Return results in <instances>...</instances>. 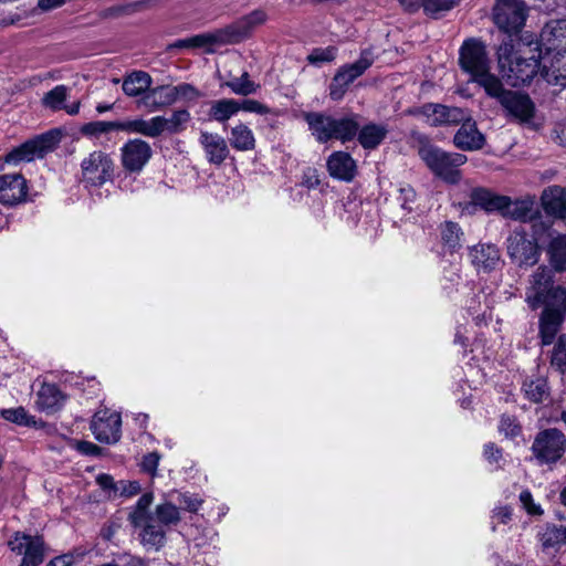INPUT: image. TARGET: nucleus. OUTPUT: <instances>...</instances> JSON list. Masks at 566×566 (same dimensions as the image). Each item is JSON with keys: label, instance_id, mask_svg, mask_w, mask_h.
<instances>
[{"label": "nucleus", "instance_id": "f257e3e1", "mask_svg": "<svg viewBox=\"0 0 566 566\" xmlns=\"http://www.w3.org/2000/svg\"><path fill=\"white\" fill-rule=\"evenodd\" d=\"M525 301L533 310L544 307L539 317V336L543 345H551L566 315V289L554 285L552 271L539 266L530 280Z\"/></svg>", "mask_w": 566, "mask_h": 566}, {"label": "nucleus", "instance_id": "f03ea898", "mask_svg": "<svg viewBox=\"0 0 566 566\" xmlns=\"http://www.w3.org/2000/svg\"><path fill=\"white\" fill-rule=\"evenodd\" d=\"M497 65L502 77L511 86L528 84L541 69L542 54L532 42H502L497 49Z\"/></svg>", "mask_w": 566, "mask_h": 566}, {"label": "nucleus", "instance_id": "7ed1b4c3", "mask_svg": "<svg viewBox=\"0 0 566 566\" xmlns=\"http://www.w3.org/2000/svg\"><path fill=\"white\" fill-rule=\"evenodd\" d=\"M459 64L462 71L471 76V82L478 83L485 92H494V86L500 78L491 73V64L483 42L476 39L465 40L459 50Z\"/></svg>", "mask_w": 566, "mask_h": 566}, {"label": "nucleus", "instance_id": "20e7f679", "mask_svg": "<svg viewBox=\"0 0 566 566\" xmlns=\"http://www.w3.org/2000/svg\"><path fill=\"white\" fill-rule=\"evenodd\" d=\"M535 50L541 52L543 69H555L560 75L566 74V20L547 23L536 43Z\"/></svg>", "mask_w": 566, "mask_h": 566}, {"label": "nucleus", "instance_id": "39448f33", "mask_svg": "<svg viewBox=\"0 0 566 566\" xmlns=\"http://www.w3.org/2000/svg\"><path fill=\"white\" fill-rule=\"evenodd\" d=\"M305 120L315 139L326 143L338 139L343 143L352 140L358 133L359 125L355 117L334 118L323 113H307Z\"/></svg>", "mask_w": 566, "mask_h": 566}, {"label": "nucleus", "instance_id": "423d86ee", "mask_svg": "<svg viewBox=\"0 0 566 566\" xmlns=\"http://www.w3.org/2000/svg\"><path fill=\"white\" fill-rule=\"evenodd\" d=\"M419 156L437 177L448 184H458L461 180L459 168L468 160L463 154L447 153L432 145L421 146Z\"/></svg>", "mask_w": 566, "mask_h": 566}, {"label": "nucleus", "instance_id": "0eeeda50", "mask_svg": "<svg viewBox=\"0 0 566 566\" xmlns=\"http://www.w3.org/2000/svg\"><path fill=\"white\" fill-rule=\"evenodd\" d=\"M532 454L539 465H555L566 452V436L556 428L539 431L531 447Z\"/></svg>", "mask_w": 566, "mask_h": 566}, {"label": "nucleus", "instance_id": "6e6552de", "mask_svg": "<svg viewBox=\"0 0 566 566\" xmlns=\"http://www.w3.org/2000/svg\"><path fill=\"white\" fill-rule=\"evenodd\" d=\"M494 87V92L486 91L485 93L499 101L507 116L521 123L530 122L533 118L535 107L528 95L505 90L500 80Z\"/></svg>", "mask_w": 566, "mask_h": 566}, {"label": "nucleus", "instance_id": "1a4fd4ad", "mask_svg": "<svg viewBox=\"0 0 566 566\" xmlns=\"http://www.w3.org/2000/svg\"><path fill=\"white\" fill-rule=\"evenodd\" d=\"M114 170L113 158L102 150L90 153L81 163L82 181L86 187H101L111 181Z\"/></svg>", "mask_w": 566, "mask_h": 566}, {"label": "nucleus", "instance_id": "9d476101", "mask_svg": "<svg viewBox=\"0 0 566 566\" xmlns=\"http://www.w3.org/2000/svg\"><path fill=\"white\" fill-rule=\"evenodd\" d=\"M60 140L61 133L59 130H50L12 149L3 158V164L18 165L22 161H31L35 157H42L46 153L52 151Z\"/></svg>", "mask_w": 566, "mask_h": 566}, {"label": "nucleus", "instance_id": "9b49d317", "mask_svg": "<svg viewBox=\"0 0 566 566\" xmlns=\"http://www.w3.org/2000/svg\"><path fill=\"white\" fill-rule=\"evenodd\" d=\"M494 23L506 33H517L526 20L523 0H496L493 9Z\"/></svg>", "mask_w": 566, "mask_h": 566}, {"label": "nucleus", "instance_id": "f8f14e48", "mask_svg": "<svg viewBox=\"0 0 566 566\" xmlns=\"http://www.w3.org/2000/svg\"><path fill=\"white\" fill-rule=\"evenodd\" d=\"M507 253L520 265H534L539 258L536 241L527 237L523 226L515 228L507 238Z\"/></svg>", "mask_w": 566, "mask_h": 566}, {"label": "nucleus", "instance_id": "ddd939ff", "mask_svg": "<svg viewBox=\"0 0 566 566\" xmlns=\"http://www.w3.org/2000/svg\"><path fill=\"white\" fill-rule=\"evenodd\" d=\"M8 545L12 552L23 556L20 566H38L43 562L44 543L40 536L17 532Z\"/></svg>", "mask_w": 566, "mask_h": 566}, {"label": "nucleus", "instance_id": "4468645a", "mask_svg": "<svg viewBox=\"0 0 566 566\" xmlns=\"http://www.w3.org/2000/svg\"><path fill=\"white\" fill-rule=\"evenodd\" d=\"M122 419L116 411L99 409L95 412L91 430L96 440L104 443H115L120 438Z\"/></svg>", "mask_w": 566, "mask_h": 566}, {"label": "nucleus", "instance_id": "2eb2a0df", "mask_svg": "<svg viewBox=\"0 0 566 566\" xmlns=\"http://www.w3.org/2000/svg\"><path fill=\"white\" fill-rule=\"evenodd\" d=\"M266 21L268 13L262 9H256L220 31L224 43L240 42L248 38L255 28L263 25Z\"/></svg>", "mask_w": 566, "mask_h": 566}, {"label": "nucleus", "instance_id": "dca6fc26", "mask_svg": "<svg viewBox=\"0 0 566 566\" xmlns=\"http://www.w3.org/2000/svg\"><path fill=\"white\" fill-rule=\"evenodd\" d=\"M150 145L139 138L129 139L120 148L122 165L129 172H140L151 157Z\"/></svg>", "mask_w": 566, "mask_h": 566}, {"label": "nucleus", "instance_id": "f3484780", "mask_svg": "<svg viewBox=\"0 0 566 566\" xmlns=\"http://www.w3.org/2000/svg\"><path fill=\"white\" fill-rule=\"evenodd\" d=\"M469 259L478 272L489 273L501 263L500 250L494 244L478 243L469 248Z\"/></svg>", "mask_w": 566, "mask_h": 566}, {"label": "nucleus", "instance_id": "a211bd4d", "mask_svg": "<svg viewBox=\"0 0 566 566\" xmlns=\"http://www.w3.org/2000/svg\"><path fill=\"white\" fill-rule=\"evenodd\" d=\"M28 193L27 181L20 174L0 176V203L17 205L22 202Z\"/></svg>", "mask_w": 566, "mask_h": 566}, {"label": "nucleus", "instance_id": "6ab92c4d", "mask_svg": "<svg viewBox=\"0 0 566 566\" xmlns=\"http://www.w3.org/2000/svg\"><path fill=\"white\" fill-rule=\"evenodd\" d=\"M135 528H139L140 544L147 551L158 552L166 544L167 530L155 521V516L146 518L143 523L132 524Z\"/></svg>", "mask_w": 566, "mask_h": 566}, {"label": "nucleus", "instance_id": "aec40b11", "mask_svg": "<svg viewBox=\"0 0 566 566\" xmlns=\"http://www.w3.org/2000/svg\"><path fill=\"white\" fill-rule=\"evenodd\" d=\"M199 144L208 163L216 166L223 164L230 154L226 139L217 133L201 132Z\"/></svg>", "mask_w": 566, "mask_h": 566}, {"label": "nucleus", "instance_id": "412c9836", "mask_svg": "<svg viewBox=\"0 0 566 566\" xmlns=\"http://www.w3.org/2000/svg\"><path fill=\"white\" fill-rule=\"evenodd\" d=\"M66 395L54 384L43 382L35 397V407L45 413L61 409L66 401Z\"/></svg>", "mask_w": 566, "mask_h": 566}, {"label": "nucleus", "instance_id": "4be33fe9", "mask_svg": "<svg viewBox=\"0 0 566 566\" xmlns=\"http://www.w3.org/2000/svg\"><path fill=\"white\" fill-rule=\"evenodd\" d=\"M174 103L171 85H160L156 87L150 86L146 94H144L136 104L138 108H144L147 112L154 113L172 105Z\"/></svg>", "mask_w": 566, "mask_h": 566}, {"label": "nucleus", "instance_id": "5701e85b", "mask_svg": "<svg viewBox=\"0 0 566 566\" xmlns=\"http://www.w3.org/2000/svg\"><path fill=\"white\" fill-rule=\"evenodd\" d=\"M453 143L461 150H479L484 146L485 137L478 129L475 122L470 118L462 123L454 135Z\"/></svg>", "mask_w": 566, "mask_h": 566}, {"label": "nucleus", "instance_id": "b1692460", "mask_svg": "<svg viewBox=\"0 0 566 566\" xmlns=\"http://www.w3.org/2000/svg\"><path fill=\"white\" fill-rule=\"evenodd\" d=\"M327 170L333 178L350 181L356 175V163L345 151H334L327 159Z\"/></svg>", "mask_w": 566, "mask_h": 566}, {"label": "nucleus", "instance_id": "393cba45", "mask_svg": "<svg viewBox=\"0 0 566 566\" xmlns=\"http://www.w3.org/2000/svg\"><path fill=\"white\" fill-rule=\"evenodd\" d=\"M161 116H155L149 119L135 118L120 122V132L130 134H140L146 137L155 138L163 134Z\"/></svg>", "mask_w": 566, "mask_h": 566}, {"label": "nucleus", "instance_id": "a878e982", "mask_svg": "<svg viewBox=\"0 0 566 566\" xmlns=\"http://www.w3.org/2000/svg\"><path fill=\"white\" fill-rule=\"evenodd\" d=\"M542 205L548 214L559 219H566V190L559 186H553L544 190Z\"/></svg>", "mask_w": 566, "mask_h": 566}, {"label": "nucleus", "instance_id": "bb28decb", "mask_svg": "<svg viewBox=\"0 0 566 566\" xmlns=\"http://www.w3.org/2000/svg\"><path fill=\"white\" fill-rule=\"evenodd\" d=\"M221 31L197 34L186 39L176 40L170 44L171 49H195L202 48L210 52L217 44H223Z\"/></svg>", "mask_w": 566, "mask_h": 566}, {"label": "nucleus", "instance_id": "cd10ccee", "mask_svg": "<svg viewBox=\"0 0 566 566\" xmlns=\"http://www.w3.org/2000/svg\"><path fill=\"white\" fill-rule=\"evenodd\" d=\"M153 84L151 76L144 71H134L124 77L122 88L129 97H142Z\"/></svg>", "mask_w": 566, "mask_h": 566}, {"label": "nucleus", "instance_id": "c85d7f7f", "mask_svg": "<svg viewBox=\"0 0 566 566\" xmlns=\"http://www.w3.org/2000/svg\"><path fill=\"white\" fill-rule=\"evenodd\" d=\"M374 63V54L367 49L360 53L358 61L352 64H347L342 66L337 74H343V80L347 85L353 83L357 77H359L364 72L371 66Z\"/></svg>", "mask_w": 566, "mask_h": 566}, {"label": "nucleus", "instance_id": "c756f323", "mask_svg": "<svg viewBox=\"0 0 566 566\" xmlns=\"http://www.w3.org/2000/svg\"><path fill=\"white\" fill-rule=\"evenodd\" d=\"M472 202L480 206L485 211H500L507 205V197L497 196L485 189H474L471 195Z\"/></svg>", "mask_w": 566, "mask_h": 566}, {"label": "nucleus", "instance_id": "7c9ffc66", "mask_svg": "<svg viewBox=\"0 0 566 566\" xmlns=\"http://www.w3.org/2000/svg\"><path fill=\"white\" fill-rule=\"evenodd\" d=\"M388 128L382 124H368L358 133V142L365 149L376 148L386 137Z\"/></svg>", "mask_w": 566, "mask_h": 566}, {"label": "nucleus", "instance_id": "2f4dec72", "mask_svg": "<svg viewBox=\"0 0 566 566\" xmlns=\"http://www.w3.org/2000/svg\"><path fill=\"white\" fill-rule=\"evenodd\" d=\"M440 238L443 247L450 252H455L462 247L463 231L453 221H446L439 227Z\"/></svg>", "mask_w": 566, "mask_h": 566}, {"label": "nucleus", "instance_id": "473e14b6", "mask_svg": "<svg viewBox=\"0 0 566 566\" xmlns=\"http://www.w3.org/2000/svg\"><path fill=\"white\" fill-rule=\"evenodd\" d=\"M502 214L523 222L532 220L536 214L534 201L527 199L511 201L507 197V205Z\"/></svg>", "mask_w": 566, "mask_h": 566}, {"label": "nucleus", "instance_id": "72a5a7b5", "mask_svg": "<svg viewBox=\"0 0 566 566\" xmlns=\"http://www.w3.org/2000/svg\"><path fill=\"white\" fill-rule=\"evenodd\" d=\"M547 254L552 266L556 271L566 270V234H557L552 238Z\"/></svg>", "mask_w": 566, "mask_h": 566}, {"label": "nucleus", "instance_id": "f704fd0d", "mask_svg": "<svg viewBox=\"0 0 566 566\" xmlns=\"http://www.w3.org/2000/svg\"><path fill=\"white\" fill-rule=\"evenodd\" d=\"M230 144L239 151L252 150L255 147L254 134L247 125L240 123L231 129Z\"/></svg>", "mask_w": 566, "mask_h": 566}, {"label": "nucleus", "instance_id": "c9c22d12", "mask_svg": "<svg viewBox=\"0 0 566 566\" xmlns=\"http://www.w3.org/2000/svg\"><path fill=\"white\" fill-rule=\"evenodd\" d=\"M153 515L155 521L166 528L177 525L181 520L179 507L170 501L156 505Z\"/></svg>", "mask_w": 566, "mask_h": 566}, {"label": "nucleus", "instance_id": "e433bc0d", "mask_svg": "<svg viewBox=\"0 0 566 566\" xmlns=\"http://www.w3.org/2000/svg\"><path fill=\"white\" fill-rule=\"evenodd\" d=\"M539 541L544 551L557 552L566 543V527L547 526L539 535Z\"/></svg>", "mask_w": 566, "mask_h": 566}, {"label": "nucleus", "instance_id": "4c0bfd02", "mask_svg": "<svg viewBox=\"0 0 566 566\" xmlns=\"http://www.w3.org/2000/svg\"><path fill=\"white\" fill-rule=\"evenodd\" d=\"M239 112V102L231 98L214 101L210 107V116L217 122L224 123Z\"/></svg>", "mask_w": 566, "mask_h": 566}, {"label": "nucleus", "instance_id": "58836bf2", "mask_svg": "<svg viewBox=\"0 0 566 566\" xmlns=\"http://www.w3.org/2000/svg\"><path fill=\"white\" fill-rule=\"evenodd\" d=\"M70 88L65 85H56L45 93L41 99L42 105L53 112L62 111L65 107Z\"/></svg>", "mask_w": 566, "mask_h": 566}, {"label": "nucleus", "instance_id": "ea45409f", "mask_svg": "<svg viewBox=\"0 0 566 566\" xmlns=\"http://www.w3.org/2000/svg\"><path fill=\"white\" fill-rule=\"evenodd\" d=\"M154 501V495L150 492L144 493L137 503L132 507L128 515L130 524L143 523L146 518L154 516V512L149 511V507Z\"/></svg>", "mask_w": 566, "mask_h": 566}, {"label": "nucleus", "instance_id": "a19ab883", "mask_svg": "<svg viewBox=\"0 0 566 566\" xmlns=\"http://www.w3.org/2000/svg\"><path fill=\"white\" fill-rule=\"evenodd\" d=\"M523 390L525 397L533 402H542L549 395L547 381L544 378L526 380L523 385Z\"/></svg>", "mask_w": 566, "mask_h": 566}, {"label": "nucleus", "instance_id": "79ce46f5", "mask_svg": "<svg viewBox=\"0 0 566 566\" xmlns=\"http://www.w3.org/2000/svg\"><path fill=\"white\" fill-rule=\"evenodd\" d=\"M0 415L4 420L15 423L18 426H36V420L34 416L30 415L28 410L23 407L2 409L0 410Z\"/></svg>", "mask_w": 566, "mask_h": 566}, {"label": "nucleus", "instance_id": "37998d69", "mask_svg": "<svg viewBox=\"0 0 566 566\" xmlns=\"http://www.w3.org/2000/svg\"><path fill=\"white\" fill-rule=\"evenodd\" d=\"M120 132V122H106V120H96L91 122L83 125L81 132L85 136L90 137H99L103 134H107L111 132Z\"/></svg>", "mask_w": 566, "mask_h": 566}, {"label": "nucleus", "instance_id": "c03bdc74", "mask_svg": "<svg viewBox=\"0 0 566 566\" xmlns=\"http://www.w3.org/2000/svg\"><path fill=\"white\" fill-rule=\"evenodd\" d=\"M161 119L165 122L163 124V133L168 132L175 134L185 129L187 123L190 120V114L186 109H179L174 112L169 118L161 116Z\"/></svg>", "mask_w": 566, "mask_h": 566}, {"label": "nucleus", "instance_id": "a18cd8bd", "mask_svg": "<svg viewBox=\"0 0 566 566\" xmlns=\"http://www.w3.org/2000/svg\"><path fill=\"white\" fill-rule=\"evenodd\" d=\"M226 86H228L234 94L244 96L255 93L259 87L250 80L248 73H243L240 77H234L226 82Z\"/></svg>", "mask_w": 566, "mask_h": 566}, {"label": "nucleus", "instance_id": "49530a36", "mask_svg": "<svg viewBox=\"0 0 566 566\" xmlns=\"http://www.w3.org/2000/svg\"><path fill=\"white\" fill-rule=\"evenodd\" d=\"M551 365L559 373H566V335H560L554 345Z\"/></svg>", "mask_w": 566, "mask_h": 566}, {"label": "nucleus", "instance_id": "de8ad7c7", "mask_svg": "<svg viewBox=\"0 0 566 566\" xmlns=\"http://www.w3.org/2000/svg\"><path fill=\"white\" fill-rule=\"evenodd\" d=\"M422 115L431 126L446 124L447 106L440 104H427L422 107Z\"/></svg>", "mask_w": 566, "mask_h": 566}, {"label": "nucleus", "instance_id": "09e8293b", "mask_svg": "<svg viewBox=\"0 0 566 566\" xmlns=\"http://www.w3.org/2000/svg\"><path fill=\"white\" fill-rule=\"evenodd\" d=\"M175 501L178 504L179 510L182 509L190 513L198 512L203 503V500L198 494L189 492L178 493Z\"/></svg>", "mask_w": 566, "mask_h": 566}, {"label": "nucleus", "instance_id": "8fccbe9b", "mask_svg": "<svg viewBox=\"0 0 566 566\" xmlns=\"http://www.w3.org/2000/svg\"><path fill=\"white\" fill-rule=\"evenodd\" d=\"M174 102L187 101L193 102L200 97L199 91L190 84L182 83L176 86H171Z\"/></svg>", "mask_w": 566, "mask_h": 566}, {"label": "nucleus", "instance_id": "3c124183", "mask_svg": "<svg viewBox=\"0 0 566 566\" xmlns=\"http://www.w3.org/2000/svg\"><path fill=\"white\" fill-rule=\"evenodd\" d=\"M460 0H426L424 13L431 17L451 10Z\"/></svg>", "mask_w": 566, "mask_h": 566}, {"label": "nucleus", "instance_id": "603ef678", "mask_svg": "<svg viewBox=\"0 0 566 566\" xmlns=\"http://www.w3.org/2000/svg\"><path fill=\"white\" fill-rule=\"evenodd\" d=\"M336 54H337V49L335 46H327L324 49H315L308 55L307 60L312 64L332 62L333 60H335Z\"/></svg>", "mask_w": 566, "mask_h": 566}, {"label": "nucleus", "instance_id": "864d4df0", "mask_svg": "<svg viewBox=\"0 0 566 566\" xmlns=\"http://www.w3.org/2000/svg\"><path fill=\"white\" fill-rule=\"evenodd\" d=\"M499 430L505 437L514 438L520 434L521 427L514 417L504 415L500 420Z\"/></svg>", "mask_w": 566, "mask_h": 566}, {"label": "nucleus", "instance_id": "5fc2aeb1", "mask_svg": "<svg viewBox=\"0 0 566 566\" xmlns=\"http://www.w3.org/2000/svg\"><path fill=\"white\" fill-rule=\"evenodd\" d=\"M142 491V486L137 481L120 480L117 482L116 495L132 497Z\"/></svg>", "mask_w": 566, "mask_h": 566}, {"label": "nucleus", "instance_id": "6e6d98bb", "mask_svg": "<svg viewBox=\"0 0 566 566\" xmlns=\"http://www.w3.org/2000/svg\"><path fill=\"white\" fill-rule=\"evenodd\" d=\"M347 87H348V85L343 80V74L336 73L332 81V84L329 86V95H331L332 99H334V101L340 99L344 96Z\"/></svg>", "mask_w": 566, "mask_h": 566}, {"label": "nucleus", "instance_id": "4d7b16f0", "mask_svg": "<svg viewBox=\"0 0 566 566\" xmlns=\"http://www.w3.org/2000/svg\"><path fill=\"white\" fill-rule=\"evenodd\" d=\"M520 501L528 514L541 515L543 513V510L538 504L534 502L533 495L528 490H524L521 492Z\"/></svg>", "mask_w": 566, "mask_h": 566}, {"label": "nucleus", "instance_id": "13d9d810", "mask_svg": "<svg viewBox=\"0 0 566 566\" xmlns=\"http://www.w3.org/2000/svg\"><path fill=\"white\" fill-rule=\"evenodd\" d=\"M467 111L459 107L447 106L446 124H459L470 119Z\"/></svg>", "mask_w": 566, "mask_h": 566}, {"label": "nucleus", "instance_id": "bf43d9fd", "mask_svg": "<svg viewBox=\"0 0 566 566\" xmlns=\"http://www.w3.org/2000/svg\"><path fill=\"white\" fill-rule=\"evenodd\" d=\"M241 109L261 115L269 113V108L265 105L254 99H244L243 102H239V111Z\"/></svg>", "mask_w": 566, "mask_h": 566}, {"label": "nucleus", "instance_id": "052dcab7", "mask_svg": "<svg viewBox=\"0 0 566 566\" xmlns=\"http://www.w3.org/2000/svg\"><path fill=\"white\" fill-rule=\"evenodd\" d=\"M159 460H160V457L157 452H151V453H148L146 454L144 458H143V461H142V469L151 474V475H155L156 473V470L158 468V464H159Z\"/></svg>", "mask_w": 566, "mask_h": 566}, {"label": "nucleus", "instance_id": "680f3d73", "mask_svg": "<svg viewBox=\"0 0 566 566\" xmlns=\"http://www.w3.org/2000/svg\"><path fill=\"white\" fill-rule=\"evenodd\" d=\"M512 516V509L510 506H500L493 511L492 523L493 530L496 524H506Z\"/></svg>", "mask_w": 566, "mask_h": 566}, {"label": "nucleus", "instance_id": "e2e57ef3", "mask_svg": "<svg viewBox=\"0 0 566 566\" xmlns=\"http://www.w3.org/2000/svg\"><path fill=\"white\" fill-rule=\"evenodd\" d=\"M398 200L401 203V207L406 210H411V203L416 199V192L410 186H405L399 189Z\"/></svg>", "mask_w": 566, "mask_h": 566}, {"label": "nucleus", "instance_id": "0e129e2a", "mask_svg": "<svg viewBox=\"0 0 566 566\" xmlns=\"http://www.w3.org/2000/svg\"><path fill=\"white\" fill-rule=\"evenodd\" d=\"M321 180L316 169L307 168L303 174L302 184L308 188L314 189L318 187Z\"/></svg>", "mask_w": 566, "mask_h": 566}, {"label": "nucleus", "instance_id": "69168bd1", "mask_svg": "<svg viewBox=\"0 0 566 566\" xmlns=\"http://www.w3.org/2000/svg\"><path fill=\"white\" fill-rule=\"evenodd\" d=\"M96 482L97 484L103 489V490H113L114 493L116 494V491H117V482L113 479L112 475H108V474H99L97 478H96Z\"/></svg>", "mask_w": 566, "mask_h": 566}, {"label": "nucleus", "instance_id": "338daca9", "mask_svg": "<svg viewBox=\"0 0 566 566\" xmlns=\"http://www.w3.org/2000/svg\"><path fill=\"white\" fill-rule=\"evenodd\" d=\"M553 138L558 145L566 147V123H557L555 125Z\"/></svg>", "mask_w": 566, "mask_h": 566}, {"label": "nucleus", "instance_id": "774afa93", "mask_svg": "<svg viewBox=\"0 0 566 566\" xmlns=\"http://www.w3.org/2000/svg\"><path fill=\"white\" fill-rule=\"evenodd\" d=\"M117 559L124 566H146V563L143 558L133 556L127 553L119 555Z\"/></svg>", "mask_w": 566, "mask_h": 566}]
</instances>
